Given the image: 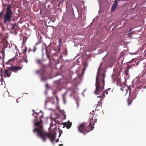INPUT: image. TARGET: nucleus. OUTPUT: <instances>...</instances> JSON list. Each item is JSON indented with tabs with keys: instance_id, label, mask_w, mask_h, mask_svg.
<instances>
[{
	"instance_id": "nucleus-10",
	"label": "nucleus",
	"mask_w": 146,
	"mask_h": 146,
	"mask_svg": "<svg viewBox=\"0 0 146 146\" xmlns=\"http://www.w3.org/2000/svg\"><path fill=\"white\" fill-rule=\"evenodd\" d=\"M119 0H115L113 5H112L111 8V11L112 12L114 11L115 9H116V6L117 5L118 2Z\"/></svg>"
},
{
	"instance_id": "nucleus-44",
	"label": "nucleus",
	"mask_w": 146,
	"mask_h": 146,
	"mask_svg": "<svg viewBox=\"0 0 146 146\" xmlns=\"http://www.w3.org/2000/svg\"><path fill=\"white\" fill-rule=\"evenodd\" d=\"M14 19H13V21H14Z\"/></svg>"
},
{
	"instance_id": "nucleus-39",
	"label": "nucleus",
	"mask_w": 146,
	"mask_h": 146,
	"mask_svg": "<svg viewBox=\"0 0 146 146\" xmlns=\"http://www.w3.org/2000/svg\"><path fill=\"white\" fill-rule=\"evenodd\" d=\"M64 53H66V54L67 53V51H65L64 52Z\"/></svg>"
},
{
	"instance_id": "nucleus-21",
	"label": "nucleus",
	"mask_w": 146,
	"mask_h": 146,
	"mask_svg": "<svg viewBox=\"0 0 146 146\" xmlns=\"http://www.w3.org/2000/svg\"><path fill=\"white\" fill-rule=\"evenodd\" d=\"M16 25H17V26H19L17 24L15 23H14V25H13V27L12 28V29H15V26Z\"/></svg>"
},
{
	"instance_id": "nucleus-11",
	"label": "nucleus",
	"mask_w": 146,
	"mask_h": 146,
	"mask_svg": "<svg viewBox=\"0 0 146 146\" xmlns=\"http://www.w3.org/2000/svg\"><path fill=\"white\" fill-rule=\"evenodd\" d=\"M72 125V122H70L69 121L67 123L66 122H65L63 123V128H64L65 127H66L68 129H69L71 127Z\"/></svg>"
},
{
	"instance_id": "nucleus-36",
	"label": "nucleus",
	"mask_w": 146,
	"mask_h": 146,
	"mask_svg": "<svg viewBox=\"0 0 146 146\" xmlns=\"http://www.w3.org/2000/svg\"><path fill=\"white\" fill-rule=\"evenodd\" d=\"M58 141H59V139H57L56 140V142L57 143V142H58Z\"/></svg>"
},
{
	"instance_id": "nucleus-41",
	"label": "nucleus",
	"mask_w": 146,
	"mask_h": 146,
	"mask_svg": "<svg viewBox=\"0 0 146 146\" xmlns=\"http://www.w3.org/2000/svg\"><path fill=\"white\" fill-rule=\"evenodd\" d=\"M131 34V33H129L128 34H127V35H130V34Z\"/></svg>"
},
{
	"instance_id": "nucleus-45",
	"label": "nucleus",
	"mask_w": 146,
	"mask_h": 146,
	"mask_svg": "<svg viewBox=\"0 0 146 146\" xmlns=\"http://www.w3.org/2000/svg\"><path fill=\"white\" fill-rule=\"evenodd\" d=\"M17 102H18V101L17 100Z\"/></svg>"
},
{
	"instance_id": "nucleus-26",
	"label": "nucleus",
	"mask_w": 146,
	"mask_h": 146,
	"mask_svg": "<svg viewBox=\"0 0 146 146\" xmlns=\"http://www.w3.org/2000/svg\"><path fill=\"white\" fill-rule=\"evenodd\" d=\"M87 64L86 63H85L84 64V69H86V68L87 67Z\"/></svg>"
},
{
	"instance_id": "nucleus-25",
	"label": "nucleus",
	"mask_w": 146,
	"mask_h": 146,
	"mask_svg": "<svg viewBox=\"0 0 146 146\" xmlns=\"http://www.w3.org/2000/svg\"><path fill=\"white\" fill-rule=\"evenodd\" d=\"M23 60H24V62H25L26 63H27L28 62V60L27 59V58H23Z\"/></svg>"
},
{
	"instance_id": "nucleus-4",
	"label": "nucleus",
	"mask_w": 146,
	"mask_h": 146,
	"mask_svg": "<svg viewBox=\"0 0 146 146\" xmlns=\"http://www.w3.org/2000/svg\"><path fill=\"white\" fill-rule=\"evenodd\" d=\"M13 12L12 11L11 5H9L7 6L6 13L3 18V23L6 24L7 23L10 22L11 21V18L13 17Z\"/></svg>"
},
{
	"instance_id": "nucleus-34",
	"label": "nucleus",
	"mask_w": 146,
	"mask_h": 146,
	"mask_svg": "<svg viewBox=\"0 0 146 146\" xmlns=\"http://www.w3.org/2000/svg\"><path fill=\"white\" fill-rule=\"evenodd\" d=\"M39 70H37L36 71V73H37V74H38L39 73Z\"/></svg>"
},
{
	"instance_id": "nucleus-33",
	"label": "nucleus",
	"mask_w": 146,
	"mask_h": 146,
	"mask_svg": "<svg viewBox=\"0 0 146 146\" xmlns=\"http://www.w3.org/2000/svg\"><path fill=\"white\" fill-rule=\"evenodd\" d=\"M43 117V115H42L41 116H40V117H39V119H41V118L42 117Z\"/></svg>"
},
{
	"instance_id": "nucleus-15",
	"label": "nucleus",
	"mask_w": 146,
	"mask_h": 146,
	"mask_svg": "<svg viewBox=\"0 0 146 146\" xmlns=\"http://www.w3.org/2000/svg\"><path fill=\"white\" fill-rule=\"evenodd\" d=\"M121 87H122L120 88V90L122 91V92H123L124 90H125V91L126 92V87L123 84V85L121 86Z\"/></svg>"
},
{
	"instance_id": "nucleus-16",
	"label": "nucleus",
	"mask_w": 146,
	"mask_h": 146,
	"mask_svg": "<svg viewBox=\"0 0 146 146\" xmlns=\"http://www.w3.org/2000/svg\"><path fill=\"white\" fill-rule=\"evenodd\" d=\"M37 48L36 47L34 46H33V49H29V52L30 50H32L33 52V53H35L36 51L37 50Z\"/></svg>"
},
{
	"instance_id": "nucleus-18",
	"label": "nucleus",
	"mask_w": 146,
	"mask_h": 146,
	"mask_svg": "<svg viewBox=\"0 0 146 146\" xmlns=\"http://www.w3.org/2000/svg\"><path fill=\"white\" fill-rule=\"evenodd\" d=\"M4 11H1L0 12V20L3 18V16Z\"/></svg>"
},
{
	"instance_id": "nucleus-46",
	"label": "nucleus",
	"mask_w": 146,
	"mask_h": 146,
	"mask_svg": "<svg viewBox=\"0 0 146 146\" xmlns=\"http://www.w3.org/2000/svg\"><path fill=\"white\" fill-rule=\"evenodd\" d=\"M17 102H18V101L17 100Z\"/></svg>"
},
{
	"instance_id": "nucleus-12",
	"label": "nucleus",
	"mask_w": 146,
	"mask_h": 146,
	"mask_svg": "<svg viewBox=\"0 0 146 146\" xmlns=\"http://www.w3.org/2000/svg\"><path fill=\"white\" fill-rule=\"evenodd\" d=\"M117 85H118L120 86H121L123 85V84L121 82V79L119 78H118L117 79Z\"/></svg>"
},
{
	"instance_id": "nucleus-32",
	"label": "nucleus",
	"mask_w": 146,
	"mask_h": 146,
	"mask_svg": "<svg viewBox=\"0 0 146 146\" xmlns=\"http://www.w3.org/2000/svg\"><path fill=\"white\" fill-rule=\"evenodd\" d=\"M59 133L60 134H59V137H60L61 135V133H62V132H61V131H60L59 132Z\"/></svg>"
},
{
	"instance_id": "nucleus-43",
	"label": "nucleus",
	"mask_w": 146,
	"mask_h": 146,
	"mask_svg": "<svg viewBox=\"0 0 146 146\" xmlns=\"http://www.w3.org/2000/svg\"><path fill=\"white\" fill-rule=\"evenodd\" d=\"M47 84H46V87H47Z\"/></svg>"
},
{
	"instance_id": "nucleus-6",
	"label": "nucleus",
	"mask_w": 146,
	"mask_h": 146,
	"mask_svg": "<svg viewBox=\"0 0 146 146\" xmlns=\"http://www.w3.org/2000/svg\"><path fill=\"white\" fill-rule=\"evenodd\" d=\"M5 45L0 43V60L2 59L3 60L5 57Z\"/></svg>"
},
{
	"instance_id": "nucleus-20",
	"label": "nucleus",
	"mask_w": 146,
	"mask_h": 146,
	"mask_svg": "<svg viewBox=\"0 0 146 146\" xmlns=\"http://www.w3.org/2000/svg\"><path fill=\"white\" fill-rule=\"evenodd\" d=\"M28 48L27 47H25V49L23 50V53L25 55L27 53V51Z\"/></svg>"
},
{
	"instance_id": "nucleus-42",
	"label": "nucleus",
	"mask_w": 146,
	"mask_h": 146,
	"mask_svg": "<svg viewBox=\"0 0 146 146\" xmlns=\"http://www.w3.org/2000/svg\"><path fill=\"white\" fill-rule=\"evenodd\" d=\"M18 27V26H17V25H16V26H15V27H17H17Z\"/></svg>"
},
{
	"instance_id": "nucleus-9",
	"label": "nucleus",
	"mask_w": 146,
	"mask_h": 146,
	"mask_svg": "<svg viewBox=\"0 0 146 146\" xmlns=\"http://www.w3.org/2000/svg\"><path fill=\"white\" fill-rule=\"evenodd\" d=\"M3 73L4 74L3 76L5 78L9 77L11 75V73L7 70H5L4 72H3L2 69L0 71V76H3Z\"/></svg>"
},
{
	"instance_id": "nucleus-1",
	"label": "nucleus",
	"mask_w": 146,
	"mask_h": 146,
	"mask_svg": "<svg viewBox=\"0 0 146 146\" xmlns=\"http://www.w3.org/2000/svg\"><path fill=\"white\" fill-rule=\"evenodd\" d=\"M34 114H36V115L35 116L34 119L35 127L34 129L33 130V132L36 133L37 136L41 138L44 142L47 139H49L51 142H53L55 138V134L54 133H49L46 132L43 129V126L42 125V119H40L39 121H38L37 116H38V113H34L33 114V115H34Z\"/></svg>"
},
{
	"instance_id": "nucleus-14",
	"label": "nucleus",
	"mask_w": 146,
	"mask_h": 146,
	"mask_svg": "<svg viewBox=\"0 0 146 146\" xmlns=\"http://www.w3.org/2000/svg\"><path fill=\"white\" fill-rule=\"evenodd\" d=\"M35 62L36 64L41 65L42 64V61L41 60L37 58Z\"/></svg>"
},
{
	"instance_id": "nucleus-37",
	"label": "nucleus",
	"mask_w": 146,
	"mask_h": 146,
	"mask_svg": "<svg viewBox=\"0 0 146 146\" xmlns=\"http://www.w3.org/2000/svg\"><path fill=\"white\" fill-rule=\"evenodd\" d=\"M60 48H59L58 49V51H60Z\"/></svg>"
},
{
	"instance_id": "nucleus-31",
	"label": "nucleus",
	"mask_w": 146,
	"mask_h": 146,
	"mask_svg": "<svg viewBox=\"0 0 146 146\" xmlns=\"http://www.w3.org/2000/svg\"><path fill=\"white\" fill-rule=\"evenodd\" d=\"M55 98H56L57 101L58 102V100H59V99H58V97H57L56 96Z\"/></svg>"
},
{
	"instance_id": "nucleus-8",
	"label": "nucleus",
	"mask_w": 146,
	"mask_h": 146,
	"mask_svg": "<svg viewBox=\"0 0 146 146\" xmlns=\"http://www.w3.org/2000/svg\"><path fill=\"white\" fill-rule=\"evenodd\" d=\"M7 68L8 70H10L15 72H17L18 70L21 69L22 68L18 66H12L10 67H7Z\"/></svg>"
},
{
	"instance_id": "nucleus-28",
	"label": "nucleus",
	"mask_w": 146,
	"mask_h": 146,
	"mask_svg": "<svg viewBox=\"0 0 146 146\" xmlns=\"http://www.w3.org/2000/svg\"><path fill=\"white\" fill-rule=\"evenodd\" d=\"M46 80V78H44L42 76H41V80L42 81H45Z\"/></svg>"
},
{
	"instance_id": "nucleus-22",
	"label": "nucleus",
	"mask_w": 146,
	"mask_h": 146,
	"mask_svg": "<svg viewBox=\"0 0 146 146\" xmlns=\"http://www.w3.org/2000/svg\"><path fill=\"white\" fill-rule=\"evenodd\" d=\"M51 99V98L50 97H47L46 98V100L45 101V103H47L49 101H50Z\"/></svg>"
},
{
	"instance_id": "nucleus-3",
	"label": "nucleus",
	"mask_w": 146,
	"mask_h": 146,
	"mask_svg": "<svg viewBox=\"0 0 146 146\" xmlns=\"http://www.w3.org/2000/svg\"><path fill=\"white\" fill-rule=\"evenodd\" d=\"M105 76L104 73H103L101 75H100L98 72L96 79V89L94 92V93L96 94H100L104 89Z\"/></svg>"
},
{
	"instance_id": "nucleus-7",
	"label": "nucleus",
	"mask_w": 146,
	"mask_h": 146,
	"mask_svg": "<svg viewBox=\"0 0 146 146\" xmlns=\"http://www.w3.org/2000/svg\"><path fill=\"white\" fill-rule=\"evenodd\" d=\"M78 129L80 132L83 133L85 132H86V133L90 131V130L86 129L84 123L81 124L78 127Z\"/></svg>"
},
{
	"instance_id": "nucleus-38",
	"label": "nucleus",
	"mask_w": 146,
	"mask_h": 146,
	"mask_svg": "<svg viewBox=\"0 0 146 146\" xmlns=\"http://www.w3.org/2000/svg\"><path fill=\"white\" fill-rule=\"evenodd\" d=\"M59 146H63V144L59 145Z\"/></svg>"
},
{
	"instance_id": "nucleus-17",
	"label": "nucleus",
	"mask_w": 146,
	"mask_h": 146,
	"mask_svg": "<svg viewBox=\"0 0 146 146\" xmlns=\"http://www.w3.org/2000/svg\"><path fill=\"white\" fill-rule=\"evenodd\" d=\"M46 54L47 55V58L49 59V63L50 62V59L49 57V55L50 54V53H48L47 51V50L46 49Z\"/></svg>"
},
{
	"instance_id": "nucleus-27",
	"label": "nucleus",
	"mask_w": 146,
	"mask_h": 146,
	"mask_svg": "<svg viewBox=\"0 0 146 146\" xmlns=\"http://www.w3.org/2000/svg\"><path fill=\"white\" fill-rule=\"evenodd\" d=\"M11 61V60H9L7 62L5 63V64H10V62Z\"/></svg>"
},
{
	"instance_id": "nucleus-23",
	"label": "nucleus",
	"mask_w": 146,
	"mask_h": 146,
	"mask_svg": "<svg viewBox=\"0 0 146 146\" xmlns=\"http://www.w3.org/2000/svg\"><path fill=\"white\" fill-rule=\"evenodd\" d=\"M110 89V88L108 89L107 90H105L103 91V92L104 94V95H105V94L107 95L108 94V92H107V91L109 90Z\"/></svg>"
},
{
	"instance_id": "nucleus-29",
	"label": "nucleus",
	"mask_w": 146,
	"mask_h": 146,
	"mask_svg": "<svg viewBox=\"0 0 146 146\" xmlns=\"http://www.w3.org/2000/svg\"><path fill=\"white\" fill-rule=\"evenodd\" d=\"M62 42V40L60 38H59L58 39L59 44L61 43Z\"/></svg>"
},
{
	"instance_id": "nucleus-5",
	"label": "nucleus",
	"mask_w": 146,
	"mask_h": 146,
	"mask_svg": "<svg viewBox=\"0 0 146 146\" xmlns=\"http://www.w3.org/2000/svg\"><path fill=\"white\" fill-rule=\"evenodd\" d=\"M90 117L91 118L90 121L89 126L88 127V128L89 127L90 130H92L93 129L94 127L93 126L95 125V123L97 122V116L96 114L95 115L92 114L91 113H90Z\"/></svg>"
},
{
	"instance_id": "nucleus-2",
	"label": "nucleus",
	"mask_w": 146,
	"mask_h": 146,
	"mask_svg": "<svg viewBox=\"0 0 146 146\" xmlns=\"http://www.w3.org/2000/svg\"><path fill=\"white\" fill-rule=\"evenodd\" d=\"M136 83L137 86L132 93H131L130 87L127 86L128 89L129 91V97L127 99V102L129 105L132 103L133 100L136 98L139 91L142 88H143L144 87L143 86L144 84L143 82L137 81Z\"/></svg>"
},
{
	"instance_id": "nucleus-35",
	"label": "nucleus",
	"mask_w": 146,
	"mask_h": 146,
	"mask_svg": "<svg viewBox=\"0 0 146 146\" xmlns=\"http://www.w3.org/2000/svg\"><path fill=\"white\" fill-rule=\"evenodd\" d=\"M3 6H4V7H5V6H6L7 5V4H5L4 5H3Z\"/></svg>"
},
{
	"instance_id": "nucleus-30",
	"label": "nucleus",
	"mask_w": 146,
	"mask_h": 146,
	"mask_svg": "<svg viewBox=\"0 0 146 146\" xmlns=\"http://www.w3.org/2000/svg\"><path fill=\"white\" fill-rule=\"evenodd\" d=\"M56 123L57 124H60L61 125H62V124L60 123V121H57L56 122Z\"/></svg>"
},
{
	"instance_id": "nucleus-19",
	"label": "nucleus",
	"mask_w": 146,
	"mask_h": 146,
	"mask_svg": "<svg viewBox=\"0 0 146 146\" xmlns=\"http://www.w3.org/2000/svg\"><path fill=\"white\" fill-rule=\"evenodd\" d=\"M125 69V73L124 74H125L126 75H127L128 74L129 69L128 68H127Z\"/></svg>"
},
{
	"instance_id": "nucleus-40",
	"label": "nucleus",
	"mask_w": 146,
	"mask_h": 146,
	"mask_svg": "<svg viewBox=\"0 0 146 146\" xmlns=\"http://www.w3.org/2000/svg\"><path fill=\"white\" fill-rule=\"evenodd\" d=\"M132 29V28H131L130 29L129 31H131Z\"/></svg>"
},
{
	"instance_id": "nucleus-24",
	"label": "nucleus",
	"mask_w": 146,
	"mask_h": 146,
	"mask_svg": "<svg viewBox=\"0 0 146 146\" xmlns=\"http://www.w3.org/2000/svg\"><path fill=\"white\" fill-rule=\"evenodd\" d=\"M105 95H104V93H103L101 94L100 95V96L99 97L100 98H105Z\"/></svg>"
},
{
	"instance_id": "nucleus-13",
	"label": "nucleus",
	"mask_w": 146,
	"mask_h": 146,
	"mask_svg": "<svg viewBox=\"0 0 146 146\" xmlns=\"http://www.w3.org/2000/svg\"><path fill=\"white\" fill-rule=\"evenodd\" d=\"M102 103L100 101H99L98 103L97 106L96 107V110H98L99 109L98 108H100L102 107Z\"/></svg>"
}]
</instances>
